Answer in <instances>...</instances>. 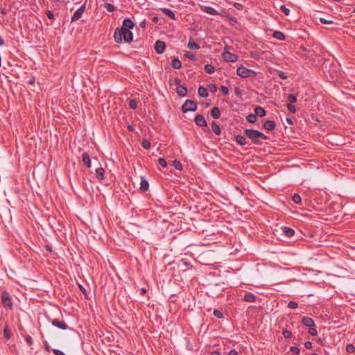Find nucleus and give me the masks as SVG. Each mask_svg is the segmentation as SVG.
<instances>
[{
    "label": "nucleus",
    "instance_id": "f257e3e1",
    "mask_svg": "<svg viewBox=\"0 0 355 355\" xmlns=\"http://www.w3.org/2000/svg\"><path fill=\"white\" fill-rule=\"evenodd\" d=\"M134 23L130 18L123 21L122 26L116 28L114 34V41L121 43L123 40L125 42H130L133 40V34L130 31L134 27Z\"/></svg>",
    "mask_w": 355,
    "mask_h": 355
},
{
    "label": "nucleus",
    "instance_id": "f03ea898",
    "mask_svg": "<svg viewBox=\"0 0 355 355\" xmlns=\"http://www.w3.org/2000/svg\"><path fill=\"white\" fill-rule=\"evenodd\" d=\"M244 135L251 141L252 144L256 146H260L263 144V140L268 139V137L261 132L254 129H245Z\"/></svg>",
    "mask_w": 355,
    "mask_h": 355
},
{
    "label": "nucleus",
    "instance_id": "7ed1b4c3",
    "mask_svg": "<svg viewBox=\"0 0 355 355\" xmlns=\"http://www.w3.org/2000/svg\"><path fill=\"white\" fill-rule=\"evenodd\" d=\"M236 74L241 78H245L248 77H255L257 72L243 66H241L237 68Z\"/></svg>",
    "mask_w": 355,
    "mask_h": 355
},
{
    "label": "nucleus",
    "instance_id": "20e7f679",
    "mask_svg": "<svg viewBox=\"0 0 355 355\" xmlns=\"http://www.w3.org/2000/svg\"><path fill=\"white\" fill-rule=\"evenodd\" d=\"M197 108L198 105L195 101L187 99L182 105L181 110L183 113H187L188 112H194L197 110Z\"/></svg>",
    "mask_w": 355,
    "mask_h": 355
},
{
    "label": "nucleus",
    "instance_id": "39448f33",
    "mask_svg": "<svg viewBox=\"0 0 355 355\" xmlns=\"http://www.w3.org/2000/svg\"><path fill=\"white\" fill-rule=\"evenodd\" d=\"M181 80L179 78H175L174 84L177 86L176 92L181 97H184L187 94V89L184 86L180 85Z\"/></svg>",
    "mask_w": 355,
    "mask_h": 355
},
{
    "label": "nucleus",
    "instance_id": "423d86ee",
    "mask_svg": "<svg viewBox=\"0 0 355 355\" xmlns=\"http://www.w3.org/2000/svg\"><path fill=\"white\" fill-rule=\"evenodd\" d=\"M1 301L3 304L4 306H6L9 309L12 307V299L10 294L7 291H3L1 293Z\"/></svg>",
    "mask_w": 355,
    "mask_h": 355
},
{
    "label": "nucleus",
    "instance_id": "0eeeda50",
    "mask_svg": "<svg viewBox=\"0 0 355 355\" xmlns=\"http://www.w3.org/2000/svg\"><path fill=\"white\" fill-rule=\"evenodd\" d=\"M222 55L223 60L226 62H235L238 60V56L229 51L223 52Z\"/></svg>",
    "mask_w": 355,
    "mask_h": 355
},
{
    "label": "nucleus",
    "instance_id": "6e6552de",
    "mask_svg": "<svg viewBox=\"0 0 355 355\" xmlns=\"http://www.w3.org/2000/svg\"><path fill=\"white\" fill-rule=\"evenodd\" d=\"M85 10V4L82 5L73 15L71 19V21L73 22L79 19H80L83 16V14L84 13Z\"/></svg>",
    "mask_w": 355,
    "mask_h": 355
},
{
    "label": "nucleus",
    "instance_id": "1a4fd4ad",
    "mask_svg": "<svg viewBox=\"0 0 355 355\" xmlns=\"http://www.w3.org/2000/svg\"><path fill=\"white\" fill-rule=\"evenodd\" d=\"M51 324H52V325H53L60 329H62V330H66L69 328V326L67 324V323L65 322H64L63 320H59L55 319L51 321Z\"/></svg>",
    "mask_w": 355,
    "mask_h": 355
},
{
    "label": "nucleus",
    "instance_id": "9d476101",
    "mask_svg": "<svg viewBox=\"0 0 355 355\" xmlns=\"http://www.w3.org/2000/svg\"><path fill=\"white\" fill-rule=\"evenodd\" d=\"M195 123L197 125L200 127H207V123L205 117L202 114H198L195 117Z\"/></svg>",
    "mask_w": 355,
    "mask_h": 355
},
{
    "label": "nucleus",
    "instance_id": "9b49d317",
    "mask_svg": "<svg viewBox=\"0 0 355 355\" xmlns=\"http://www.w3.org/2000/svg\"><path fill=\"white\" fill-rule=\"evenodd\" d=\"M165 42L161 40H157L155 44V49L158 54H162L165 50Z\"/></svg>",
    "mask_w": 355,
    "mask_h": 355
},
{
    "label": "nucleus",
    "instance_id": "f8f14e48",
    "mask_svg": "<svg viewBox=\"0 0 355 355\" xmlns=\"http://www.w3.org/2000/svg\"><path fill=\"white\" fill-rule=\"evenodd\" d=\"M282 233L284 236L288 238H291L295 234V230L288 227H282Z\"/></svg>",
    "mask_w": 355,
    "mask_h": 355
},
{
    "label": "nucleus",
    "instance_id": "ddd939ff",
    "mask_svg": "<svg viewBox=\"0 0 355 355\" xmlns=\"http://www.w3.org/2000/svg\"><path fill=\"white\" fill-rule=\"evenodd\" d=\"M82 161L85 166L91 167V159L87 153L85 152L82 154Z\"/></svg>",
    "mask_w": 355,
    "mask_h": 355
},
{
    "label": "nucleus",
    "instance_id": "4468645a",
    "mask_svg": "<svg viewBox=\"0 0 355 355\" xmlns=\"http://www.w3.org/2000/svg\"><path fill=\"white\" fill-rule=\"evenodd\" d=\"M276 127V123L274 121L268 120L263 123V128L268 130H273Z\"/></svg>",
    "mask_w": 355,
    "mask_h": 355
},
{
    "label": "nucleus",
    "instance_id": "2eb2a0df",
    "mask_svg": "<svg viewBox=\"0 0 355 355\" xmlns=\"http://www.w3.org/2000/svg\"><path fill=\"white\" fill-rule=\"evenodd\" d=\"M200 8L206 13L211 15H216L218 13L216 10L211 6H201Z\"/></svg>",
    "mask_w": 355,
    "mask_h": 355
},
{
    "label": "nucleus",
    "instance_id": "dca6fc26",
    "mask_svg": "<svg viewBox=\"0 0 355 355\" xmlns=\"http://www.w3.org/2000/svg\"><path fill=\"white\" fill-rule=\"evenodd\" d=\"M234 141L239 145V146H245L247 144L245 136H243L241 135H238L235 137Z\"/></svg>",
    "mask_w": 355,
    "mask_h": 355
},
{
    "label": "nucleus",
    "instance_id": "f3484780",
    "mask_svg": "<svg viewBox=\"0 0 355 355\" xmlns=\"http://www.w3.org/2000/svg\"><path fill=\"white\" fill-rule=\"evenodd\" d=\"M302 322L304 325L308 327H311L315 324L314 320L309 317L303 318Z\"/></svg>",
    "mask_w": 355,
    "mask_h": 355
},
{
    "label": "nucleus",
    "instance_id": "a211bd4d",
    "mask_svg": "<svg viewBox=\"0 0 355 355\" xmlns=\"http://www.w3.org/2000/svg\"><path fill=\"white\" fill-rule=\"evenodd\" d=\"M257 297L252 293H247L243 297V300L248 302H254Z\"/></svg>",
    "mask_w": 355,
    "mask_h": 355
},
{
    "label": "nucleus",
    "instance_id": "6ab92c4d",
    "mask_svg": "<svg viewBox=\"0 0 355 355\" xmlns=\"http://www.w3.org/2000/svg\"><path fill=\"white\" fill-rule=\"evenodd\" d=\"M148 187H149V183H148V180L141 178L139 189L141 191H146L148 189Z\"/></svg>",
    "mask_w": 355,
    "mask_h": 355
},
{
    "label": "nucleus",
    "instance_id": "aec40b11",
    "mask_svg": "<svg viewBox=\"0 0 355 355\" xmlns=\"http://www.w3.org/2000/svg\"><path fill=\"white\" fill-rule=\"evenodd\" d=\"M272 36L278 40L284 41L286 40L285 35L279 31H274Z\"/></svg>",
    "mask_w": 355,
    "mask_h": 355
},
{
    "label": "nucleus",
    "instance_id": "412c9836",
    "mask_svg": "<svg viewBox=\"0 0 355 355\" xmlns=\"http://www.w3.org/2000/svg\"><path fill=\"white\" fill-rule=\"evenodd\" d=\"M254 114H256V116H259L260 117H262V116H264L266 114V110L261 106H257L255 109H254Z\"/></svg>",
    "mask_w": 355,
    "mask_h": 355
},
{
    "label": "nucleus",
    "instance_id": "4be33fe9",
    "mask_svg": "<svg viewBox=\"0 0 355 355\" xmlns=\"http://www.w3.org/2000/svg\"><path fill=\"white\" fill-rule=\"evenodd\" d=\"M105 169L102 167L96 169V177L98 180L104 179Z\"/></svg>",
    "mask_w": 355,
    "mask_h": 355
},
{
    "label": "nucleus",
    "instance_id": "5701e85b",
    "mask_svg": "<svg viewBox=\"0 0 355 355\" xmlns=\"http://www.w3.org/2000/svg\"><path fill=\"white\" fill-rule=\"evenodd\" d=\"M187 47L189 49L198 50L200 49V46L196 43L192 38H190L187 44Z\"/></svg>",
    "mask_w": 355,
    "mask_h": 355
},
{
    "label": "nucleus",
    "instance_id": "b1692460",
    "mask_svg": "<svg viewBox=\"0 0 355 355\" xmlns=\"http://www.w3.org/2000/svg\"><path fill=\"white\" fill-rule=\"evenodd\" d=\"M171 66L175 69H179L182 67V62L178 58H173L171 61Z\"/></svg>",
    "mask_w": 355,
    "mask_h": 355
},
{
    "label": "nucleus",
    "instance_id": "393cba45",
    "mask_svg": "<svg viewBox=\"0 0 355 355\" xmlns=\"http://www.w3.org/2000/svg\"><path fill=\"white\" fill-rule=\"evenodd\" d=\"M198 94L200 96L203 98L207 97L209 95L207 89L203 86H200L198 88Z\"/></svg>",
    "mask_w": 355,
    "mask_h": 355
},
{
    "label": "nucleus",
    "instance_id": "a878e982",
    "mask_svg": "<svg viewBox=\"0 0 355 355\" xmlns=\"http://www.w3.org/2000/svg\"><path fill=\"white\" fill-rule=\"evenodd\" d=\"M211 115L214 119H218L220 115V110L218 107H214L211 110Z\"/></svg>",
    "mask_w": 355,
    "mask_h": 355
},
{
    "label": "nucleus",
    "instance_id": "bb28decb",
    "mask_svg": "<svg viewBox=\"0 0 355 355\" xmlns=\"http://www.w3.org/2000/svg\"><path fill=\"white\" fill-rule=\"evenodd\" d=\"M211 129H212L213 132L216 135H220V133H221L220 128L219 125L215 121H213L211 123Z\"/></svg>",
    "mask_w": 355,
    "mask_h": 355
},
{
    "label": "nucleus",
    "instance_id": "cd10ccee",
    "mask_svg": "<svg viewBox=\"0 0 355 355\" xmlns=\"http://www.w3.org/2000/svg\"><path fill=\"white\" fill-rule=\"evenodd\" d=\"M162 10L168 17L171 18L172 19H175V15L171 10L168 8H162Z\"/></svg>",
    "mask_w": 355,
    "mask_h": 355
},
{
    "label": "nucleus",
    "instance_id": "c85d7f7f",
    "mask_svg": "<svg viewBox=\"0 0 355 355\" xmlns=\"http://www.w3.org/2000/svg\"><path fill=\"white\" fill-rule=\"evenodd\" d=\"M205 71L209 74H212L214 73V67L212 64H207L205 65Z\"/></svg>",
    "mask_w": 355,
    "mask_h": 355
},
{
    "label": "nucleus",
    "instance_id": "c756f323",
    "mask_svg": "<svg viewBox=\"0 0 355 355\" xmlns=\"http://www.w3.org/2000/svg\"><path fill=\"white\" fill-rule=\"evenodd\" d=\"M246 119L249 123H254L257 121V116L255 114H250L247 116Z\"/></svg>",
    "mask_w": 355,
    "mask_h": 355
},
{
    "label": "nucleus",
    "instance_id": "7c9ffc66",
    "mask_svg": "<svg viewBox=\"0 0 355 355\" xmlns=\"http://www.w3.org/2000/svg\"><path fill=\"white\" fill-rule=\"evenodd\" d=\"M293 201L296 204H300L302 202L301 196L295 193L292 197Z\"/></svg>",
    "mask_w": 355,
    "mask_h": 355
},
{
    "label": "nucleus",
    "instance_id": "2f4dec72",
    "mask_svg": "<svg viewBox=\"0 0 355 355\" xmlns=\"http://www.w3.org/2000/svg\"><path fill=\"white\" fill-rule=\"evenodd\" d=\"M104 7L107 9L109 12H113L115 10V6L113 4L105 3L104 5Z\"/></svg>",
    "mask_w": 355,
    "mask_h": 355
},
{
    "label": "nucleus",
    "instance_id": "473e14b6",
    "mask_svg": "<svg viewBox=\"0 0 355 355\" xmlns=\"http://www.w3.org/2000/svg\"><path fill=\"white\" fill-rule=\"evenodd\" d=\"M173 165L178 170L181 171L182 169V165L180 161L174 160L173 162Z\"/></svg>",
    "mask_w": 355,
    "mask_h": 355
},
{
    "label": "nucleus",
    "instance_id": "72a5a7b5",
    "mask_svg": "<svg viewBox=\"0 0 355 355\" xmlns=\"http://www.w3.org/2000/svg\"><path fill=\"white\" fill-rule=\"evenodd\" d=\"M346 351L348 353H354L355 352V347L353 344H347L346 346Z\"/></svg>",
    "mask_w": 355,
    "mask_h": 355
},
{
    "label": "nucleus",
    "instance_id": "f704fd0d",
    "mask_svg": "<svg viewBox=\"0 0 355 355\" xmlns=\"http://www.w3.org/2000/svg\"><path fill=\"white\" fill-rule=\"evenodd\" d=\"M282 335L285 338H291L293 336L291 331L285 329L282 331Z\"/></svg>",
    "mask_w": 355,
    "mask_h": 355
},
{
    "label": "nucleus",
    "instance_id": "c9c22d12",
    "mask_svg": "<svg viewBox=\"0 0 355 355\" xmlns=\"http://www.w3.org/2000/svg\"><path fill=\"white\" fill-rule=\"evenodd\" d=\"M281 11L286 16L289 15L290 10L286 7V6L282 5L280 6Z\"/></svg>",
    "mask_w": 355,
    "mask_h": 355
},
{
    "label": "nucleus",
    "instance_id": "e433bc0d",
    "mask_svg": "<svg viewBox=\"0 0 355 355\" xmlns=\"http://www.w3.org/2000/svg\"><path fill=\"white\" fill-rule=\"evenodd\" d=\"M288 99L291 103V104L296 103L297 101L296 96L292 94H288Z\"/></svg>",
    "mask_w": 355,
    "mask_h": 355
},
{
    "label": "nucleus",
    "instance_id": "4c0bfd02",
    "mask_svg": "<svg viewBox=\"0 0 355 355\" xmlns=\"http://www.w3.org/2000/svg\"><path fill=\"white\" fill-rule=\"evenodd\" d=\"M320 21L322 23V24H334V21H332V20H327L323 17H320L319 19Z\"/></svg>",
    "mask_w": 355,
    "mask_h": 355
},
{
    "label": "nucleus",
    "instance_id": "58836bf2",
    "mask_svg": "<svg viewBox=\"0 0 355 355\" xmlns=\"http://www.w3.org/2000/svg\"><path fill=\"white\" fill-rule=\"evenodd\" d=\"M214 315L217 318H223V313L218 309H215L214 311Z\"/></svg>",
    "mask_w": 355,
    "mask_h": 355
},
{
    "label": "nucleus",
    "instance_id": "ea45409f",
    "mask_svg": "<svg viewBox=\"0 0 355 355\" xmlns=\"http://www.w3.org/2000/svg\"><path fill=\"white\" fill-rule=\"evenodd\" d=\"M158 163L160 166H162V167H166L167 166V162L166 160L163 158V157H160L158 159Z\"/></svg>",
    "mask_w": 355,
    "mask_h": 355
},
{
    "label": "nucleus",
    "instance_id": "a19ab883",
    "mask_svg": "<svg viewBox=\"0 0 355 355\" xmlns=\"http://www.w3.org/2000/svg\"><path fill=\"white\" fill-rule=\"evenodd\" d=\"M287 108L291 113H295L296 112V108L295 106L291 103L287 104Z\"/></svg>",
    "mask_w": 355,
    "mask_h": 355
},
{
    "label": "nucleus",
    "instance_id": "79ce46f5",
    "mask_svg": "<svg viewBox=\"0 0 355 355\" xmlns=\"http://www.w3.org/2000/svg\"><path fill=\"white\" fill-rule=\"evenodd\" d=\"M309 333L311 336H316V335L318 334V331H317V330H316L315 325V326H313V327H309Z\"/></svg>",
    "mask_w": 355,
    "mask_h": 355
},
{
    "label": "nucleus",
    "instance_id": "37998d69",
    "mask_svg": "<svg viewBox=\"0 0 355 355\" xmlns=\"http://www.w3.org/2000/svg\"><path fill=\"white\" fill-rule=\"evenodd\" d=\"M208 89L211 93H215L217 91V86L215 84H209Z\"/></svg>",
    "mask_w": 355,
    "mask_h": 355
},
{
    "label": "nucleus",
    "instance_id": "c03bdc74",
    "mask_svg": "<svg viewBox=\"0 0 355 355\" xmlns=\"http://www.w3.org/2000/svg\"><path fill=\"white\" fill-rule=\"evenodd\" d=\"M142 147L145 149H149L150 148V143L146 139H144L142 141Z\"/></svg>",
    "mask_w": 355,
    "mask_h": 355
},
{
    "label": "nucleus",
    "instance_id": "a18cd8bd",
    "mask_svg": "<svg viewBox=\"0 0 355 355\" xmlns=\"http://www.w3.org/2000/svg\"><path fill=\"white\" fill-rule=\"evenodd\" d=\"M129 107L133 110L137 107V103L135 100H131L129 102Z\"/></svg>",
    "mask_w": 355,
    "mask_h": 355
},
{
    "label": "nucleus",
    "instance_id": "49530a36",
    "mask_svg": "<svg viewBox=\"0 0 355 355\" xmlns=\"http://www.w3.org/2000/svg\"><path fill=\"white\" fill-rule=\"evenodd\" d=\"M288 307L291 309H297L298 307V304L295 302H290L288 304Z\"/></svg>",
    "mask_w": 355,
    "mask_h": 355
},
{
    "label": "nucleus",
    "instance_id": "de8ad7c7",
    "mask_svg": "<svg viewBox=\"0 0 355 355\" xmlns=\"http://www.w3.org/2000/svg\"><path fill=\"white\" fill-rule=\"evenodd\" d=\"M277 75L281 79L286 80L288 78L286 73L282 71H278Z\"/></svg>",
    "mask_w": 355,
    "mask_h": 355
},
{
    "label": "nucleus",
    "instance_id": "09e8293b",
    "mask_svg": "<svg viewBox=\"0 0 355 355\" xmlns=\"http://www.w3.org/2000/svg\"><path fill=\"white\" fill-rule=\"evenodd\" d=\"M185 56L191 60H196V56L190 51L186 52Z\"/></svg>",
    "mask_w": 355,
    "mask_h": 355
},
{
    "label": "nucleus",
    "instance_id": "8fccbe9b",
    "mask_svg": "<svg viewBox=\"0 0 355 355\" xmlns=\"http://www.w3.org/2000/svg\"><path fill=\"white\" fill-rule=\"evenodd\" d=\"M3 336L7 339H9L10 338V332L7 327L3 330Z\"/></svg>",
    "mask_w": 355,
    "mask_h": 355
},
{
    "label": "nucleus",
    "instance_id": "3c124183",
    "mask_svg": "<svg viewBox=\"0 0 355 355\" xmlns=\"http://www.w3.org/2000/svg\"><path fill=\"white\" fill-rule=\"evenodd\" d=\"M290 350L295 354H299L300 353V349L295 346L291 347Z\"/></svg>",
    "mask_w": 355,
    "mask_h": 355
},
{
    "label": "nucleus",
    "instance_id": "603ef678",
    "mask_svg": "<svg viewBox=\"0 0 355 355\" xmlns=\"http://www.w3.org/2000/svg\"><path fill=\"white\" fill-rule=\"evenodd\" d=\"M220 91L224 95H227L229 94V89L226 86H221Z\"/></svg>",
    "mask_w": 355,
    "mask_h": 355
},
{
    "label": "nucleus",
    "instance_id": "864d4df0",
    "mask_svg": "<svg viewBox=\"0 0 355 355\" xmlns=\"http://www.w3.org/2000/svg\"><path fill=\"white\" fill-rule=\"evenodd\" d=\"M52 351L55 355H66L63 352L58 349H53Z\"/></svg>",
    "mask_w": 355,
    "mask_h": 355
},
{
    "label": "nucleus",
    "instance_id": "5fc2aeb1",
    "mask_svg": "<svg viewBox=\"0 0 355 355\" xmlns=\"http://www.w3.org/2000/svg\"><path fill=\"white\" fill-rule=\"evenodd\" d=\"M25 340H26V341L28 343V344L29 345H31L33 344V343L32 337L31 336H29V335H27L25 337Z\"/></svg>",
    "mask_w": 355,
    "mask_h": 355
},
{
    "label": "nucleus",
    "instance_id": "6e6d98bb",
    "mask_svg": "<svg viewBox=\"0 0 355 355\" xmlns=\"http://www.w3.org/2000/svg\"><path fill=\"white\" fill-rule=\"evenodd\" d=\"M46 16L50 19H54V15H53V13L51 11L48 10L47 12H46Z\"/></svg>",
    "mask_w": 355,
    "mask_h": 355
},
{
    "label": "nucleus",
    "instance_id": "4d7b16f0",
    "mask_svg": "<svg viewBox=\"0 0 355 355\" xmlns=\"http://www.w3.org/2000/svg\"><path fill=\"white\" fill-rule=\"evenodd\" d=\"M234 7L238 10H241L243 8V5L241 3H234Z\"/></svg>",
    "mask_w": 355,
    "mask_h": 355
},
{
    "label": "nucleus",
    "instance_id": "13d9d810",
    "mask_svg": "<svg viewBox=\"0 0 355 355\" xmlns=\"http://www.w3.org/2000/svg\"><path fill=\"white\" fill-rule=\"evenodd\" d=\"M304 347L306 348V349H311L312 348V343L310 342V341H306L305 343H304Z\"/></svg>",
    "mask_w": 355,
    "mask_h": 355
},
{
    "label": "nucleus",
    "instance_id": "bf43d9fd",
    "mask_svg": "<svg viewBox=\"0 0 355 355\" xmlns=\"http://www.w3.org/2000/svg\"><path fill=\"white\" fill-rule=\"evenodd\" d=\"M228 355H238V352L235 349H232L229 352Z\"/></svg>",
    "mask_w": 355,
    "mask_h": 355
},
{
    "label": "nucleus",
    "instance_id": "052dcab7",
    "mask_svg": "<svg viewBox=\"0 0 355 355\" xmlns=\"http://www.w3.org/2000/svg\"><path fill=\"white\" fill-rule=\"evenodd\" d=\"M146 25V19H144L142 20L141 22H140V24L139 26L142 28H144Z\"/></svg>",
    "mask_w": 355,
    "mask_h": 355
},
{
    "label": "nucleus",
    "instance_id": "680f3d73",
    "mask_svg": "<svg viewBox=\"0 0 355 355\" xmlns=\"http://www.w3.org/2000/svg\"><path fill=\"white\" fill-rule=\"evenodd\" d=\"M152 21L154 22V23H157L158 21H159V17H157V16H154L153 18H152Z\"/></svg>",
    "mask_w": 355,
    "mask_h": 355
},
{
    "label": "nucleus",
    "instance_id": "e2e57ef3",
    "mask_svg": "<svg viewBox=\"0 0 355 355\" xmlns=\"http://www.w3.org/2000/svg\"><path fill=\"white\" fill-rule=\"evenodd\" d=\"M44 347H45V349L47 351V352H50L51 351V347L50 346L48 345L47 343H45L44 345Z\"/></svg>",
    "mask_w": 355,
    "mask_h": 355
},
{
    "label": "nucleus",
    "instance_id": "0e129e2a",
    "mask_svg": "<svg viewBox=\"0 0 355 355\" xmlns=\"http://www.w3.org/2000/svg\"><path fill=\"white\" fill-rule=\"evenodd\" d=\"M210 355H220V354L218 351L215 350L211 352Z\"/></svg>",
    "mask_w": 355,
    "mask_h": 355
},
{
    "label": "nucleus",
    "instance_id": "69168bd1",
    "mask_svg": "<svg viewBox=\"0 0 355 355\" xmlns=\"http://www.w3.org/2000/svg\"><path fill=\"white\" fill-rule=\"evenodd\" d=\"M286 121L289 123V124H293V121L290 118H286Z\"/></svg>",
    "mask_w": 355,
    "mask_h": 355
},
{
    "label": "nucleus",
    "instance_id": "338daca9",
    "mask_svg": "<svg viewBox=\"0 0 355 355\" xmlns=\"http://www.w3.org/2000/svg\"><path fill=\"white\" fill-rule=\"evenodd\" d=\"M3 44H4V40L0 36V46H2Z\"/></svg>",
    "mask_w": 355,
    "mask_h": 355
},
{
    "label": "nucleus",
    "instance_id": "774afa93",
    "mask_svg": "<svg viewBox=\"0 0 355 355\" xmlns=\"http://www.w3.org/2000/svg\"><path fill=\"white\" fill-rule=\"evenodd\" d=\"M235 93H236V94H237V95H238V94H239V93H240L239 88H238V87H236V88H235Z\"/></svg>",
    "mask_w": 355,
    "mask_h": 355
}]
</instances>
